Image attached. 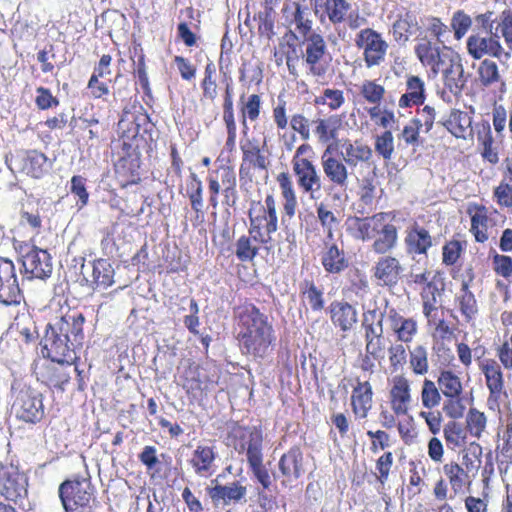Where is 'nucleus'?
<instances>
[{
  "instance_id": "1",
  "label": "nucleus",
  "mask_w": 512,
  "mask_h": 512,
  "mask_svg": "<svg viewBox=\"0 0 512 512\" xmlns=\"http://www.w3.org/2000/svg\"><path fill=\"white\" fill-rule=\"evenodd\" d=\"M84 321L81 313H72L48 324L43 338V355L59 364H73L77 358L75 347L83 340Z\"/></svg>"
},
{
  "instance_id": "2",
  "label": "nucleus",
  "mask_w": 512,
  "mask_h": 512,
  "mask_svg": "<svg viewBox=\"0 0 512 512\" xmlns=\"http://www.w3.org/2000/svg\"><path fill=\"white\" fill-rule=\"evenodd\" d=\"M240 322L245 327L241 334L240 345L246 354L255 358H264L271 351L274 340L272 326L267 317L255 306H247L240 313Z\"/></svg>"
},
{
  "instance_id": "3",
  "label": "nucleus",
  "mask_w": 512,
  "mask_h": 512,
  "mask_svg": "<svg viewBox=\"0 0 512 512\" xmlns=\"http://www.w3.org/2000/svg\"><path fill=\"white\" fill-rule=\"evenodd\" d=\"M19 253L22 256L24 276L27 279L44 280L51 276L53 265L47 250L24 244L20 245Z\"/></svg>"
},
{
  "instance_id": "4",
  "label": "nucleus",
  "mask_w": 512,
  "mask_h": 512,
  "mask_svg": "<svg viewBox=\"0 0 512 512\" xmlns=\"http://www.w3.org/2000/svg\"><path fill=\"white\" fill-rule=\"evenodd\" d=\"M59 498L65 512H79L92 499V487L88 479L66 480L59 486Z\"/></svg>"
},
{
  "instance_id": "5",
  "label": "nucleus",
  "mask_w": 512,
  "mask_h": 512,
  "mask_svg": "<svg viewBox=\"0 0 512 512\" xmlns=\"http://www.w3.org/2000/svg\"><path fill=\"white\" fill-rule=\"evenodd\" d=\"M355 44L363 50L367 68L378 66L384 62L389 45L377 31L371 28L362 29L356 35Z\"/></svg>"
},
{
  "instance_id": "6",
  "label": "nucleus",
  "mask_w": 512,
  "mask_h": 512,
  "mask_svg": "<svg viewBox=\"0 0 512 512\" xmlns=\"http://www.w3.org/2000/svg\"><path fill=\"white\" fill-rule=\"evenodd\" d=\"M302 38V58L309 72L315 77H323L326 74L327 67L322 62L328 54L324 38L315 32Z\"/></svg>"
},
{
  "instance_id": "7",
  "label": "nucleus",
  "mask_w": 512,
  "mask_h": 512,
  "mask_svg": "<svg viewBox=\"0 0 512 512\" xmlns=\"http://www.w3.org/2000/svg\"><path fill=\"white\" fill-rule=\"evenodd\" d=\"M28 480L14 465L0 466V495L7 500L17 501L27 495Z\"/></svg>"
},
{
  "instance_id": "8",
  "label": "nucleus",
  "mask_w": 512,
  "mask_h": 512,
  "mask_svg": "<svg viewBox=\"0 0 512 512\" xmlns=\"http://www.w3.org/2000/svg\"><path fill=\"white\" fill-rule=\"evenodd\" d=\"M12 407L16 416L25 422L35 423L42 419L44 414L40 394L30 388L19 391Z\"/></svg>"
},
{
  "instance_id": "9",
  "label": "nucleus",
  "mask_w": 512,
  "mask_h": 512,
  "mask_svg": "<svg viewBox=\"0 0 512 512\" xmlns=\"http://www.w3.org/2000/svg\"><path fill=\"white\" fill-rule=\"evenodd\" d=\"M22 299L14 263L0 257V302L5 305L19 304Z\"/></svg>"
},
{
  "instance_id": "10",
  "label": "nucleus",
  "mask_w": 512,
  "mask_h": 512,
  "mask_svg": "<svg viewBox=\"0 0 512 512\" xmlns=\"http://www.w3.org/2000/svg\"><path fill=\"white\" fill-rule=\"evenodd\" d=\"M467 49L469 54L475 59H481L485 55L496 58H501L504 55L506 60L511 57L510 51H503L497 34L490 36L471 35L467 39Z\"/></svg>"
},
{
  "instance_id": "11",
  "label": "nucleus",
  "mask_w": 512,
  "mask_h": 512,
  "mask_svg": "<svg viewBox=\"0 0 512 512\" xmlns=\"http://www.w3.org/2000/svg\"><path fill=\"white\" fill-rule=\"evenodd\" d=\"M292 164L298 185L304 192L310 193L311 198H315L314 193L321 190V178L316 167L305 158L293 157Z\"/></svg>"
},
{
  "instance_id": "12",
  "label": "nucleus",
  "mask_w": 512,
  "mask_h": 512,
  "mask_svg": "<svg viewBox=\"0 0 512 512\" xmlns=\"http://www.w3.org/2000/svg\"><path fill=\"white\" fill-rule=\"evenodd\" d=\"M415 53L420 62L431 68L434 74H438L442 66L447 64L450 52H441L438 45L432 43L426 37L421 38L415 47Z\"/></svg>"
},
{
  "instance_id": "13",
  "label": "nucleus",
  "mask_w": 512,
  "mask_h": 512,
  "mask_svg": "<svg viewBox=\"0 0 512 512\" xmlns=\"http://www.w3.org/2000/svg\"><path fill=\"white\" fill-rule=\"evenodd\" d=\"M445 87L455 96L463 91L467 77L464 75V67L459 55L451 53L448 56L447 64L442 66Z\"/></svg>"
},
{
  "instance_id": "14",
  "label": "nucleus",
  "mask_w": 512,
  "mask_h": 512,
  "mask_svg": "<svg viewBox=\"0 0 512 512\" xmlns=\"http://www.w3.org/2000/svg\"><path fill=\"white\" fill-rule=\"evenodd\" d=\"M207 493L215 506H227L244 499L247 489L239 482H232L227 485L217 484L214 487H208Z\"/></svg>"
},
{
  "instance_id": "15",
  "label": "nucleus",
  "mask_w": 512,
  "mask_h": 512,
  "mask_svg": "<svg viewBox=\"0 0 512 512\" xmlns=\"http://www.w3.org/2000/svg\"><path fill=\"white\" fill-rule=\"evenodd\" d=\"M402 267L399 260L392 256H382L373 267V277L381 286L392 287L397 284Z\"/></svg>"
},
{
  "instance_id": "16",
  "label": "nucleus",
  "mask_w": 512,
  "mask_h": 512,
  "mask_svg": "<svg viewBox=\"0 0 512 512\" xmlns=\"http://www.w3.org/2000/svg\"><path fill=\"white\" fill-rule=\"evenodd\" d=\"M216 452L213 446L199 444L193 451L189 464L196 475L208 477L215 471Z\"/></svg>"
},
{
  "instance_id": "17",
  "label": "nucleus",
  "mask_w": 512,
  "mask_h": 512,
  "mask_svg": "<svg viewBox=\"0 0 512 512\" xmlns=\"http://www.w3.org/2000/svg\"><path fill=\"white\" fill-rule=\"evenodd\" d=\"M279 471L287 480H296L304 472L303 453L299 447H292L283 454L278 462Z\"/></svg>"
},
{
  "instance_id": "18",
  "label": "nucleus",
  "mask_w": 512,
  "mask_h": 512,
  "mask_svg": "<svg viewBox=\"0 0 512 512\" xmlns=\"http://www.w3.org/2000/svg\"><path fill=\"white\" fill-rule=\"evenodd\" d=\"M340 155L345 164L350 167H356L360 162H368L373 155L372 149L360 142L345 140L341 144Z\"/></svg>"
},
{
  "instance_id": "19",
  "label": "nucleus",
  "mask_w": 512,
  "mask_h": 512,
  "mask_svg": "<svg viewBox=\"0 0 512 512\" xmlns=\"http://www.w3.org/2000/svg\"><path fill=\"white\" fill-rule=\"evenodd\" d=\"M392 410L397 415H405L410 402V387L408 380L403 376L393 379V387L390 391Z\"/></svg>"
},
{
  "instance_id": "20",
  "label": "nucleus",
  "mask_w": 512,
  "mask_h": 512,
  "mask_svg": "<svg viewBox=\"0 0 512 512\" xmlns=\"http://www.w3.org/2000/svg\"><path fill=\"white\" fill-rule=\"evenodd\" d=\"M388 320L391 330L401 342H410L417 333L416 321L412 318H405L393 308L389 310Z\"/></svg>"
},
{
  "instance_id": "21",
  "label": "nucleus",
  "mask_w": 512,
  "mask_h": 512,
  "mask_svg": "<svg viewBox=\"0 0 512 512\" xmlns=\"http://www.w3.org/2000/svg\"><path fill=\"white\" fill-rule=\"evenodd\" d=\"M372 396L373 392L370 383L358 381L351 397L353 412L357 417L361 419L367 417L372 407Z\"/></svg>"
},
{
  "instance_id": "22",
  "label": "nucleus",
  "mask_w": 512,
  "mask_h": 512,
  "mask_svg": "<svg viewBox=\"0 0 512 512\" xmlns=\"http://www.w3.org/2000/svg\"><path fill=\"white\" fill-rule=\"evenodd\" d=\"M425 82L418 76L410 75L406 80V91L399 99L402 108L421 105L425 101Z\"/></svg>"
},
{
  "instance_id": "23",
  "label": "nucleus",
  "mask_w": 512,
  "mask_h": 512,
  "mask_svg": "<svg viewBox=\"0 0 512 512\" xmlns=\"http://www.w3.org/2000/svg\"><path fill=\"white\" fill-rule=\"evenodd\" d=\"M443 125L457 138L466 139L472 135V117L467 112L452 110Z\"/></svg>"
},
{
  "instance_id": "24",
  "label": "nucleus",
  "mask_w": 512,
  "mask_h": 512,
  "mask_svg": "<svg viewBox=\"0 0 512 512\" xmlns=\"http://www.w3.org/2000/svg\"><path fill=\"white\" fill-rule=\"evenodd\" d=\"M331 320L342 331H349L357 323V311L347 302H334L331 304Z\"/></svg>"
},
{
  "instance_id": "25",
  "label": "nucleus",
  "mask_w": 512,
  "mask_h": 512,
  "mask_svg": "<svg viewBox=\"0 0 512 512\" xmlns=\"http://www.w3.org/2000/svg\"><path fill=\"white\" fill-rule=\"evenodd\" d=\"M322 168L325 176L334 185L340 188H346L348 184V170L341 160L326 154L322 156Z\"/></svg>"
},
{
  "instance_id": "26",
  "label": "nucleus",
  "mask_w": 512,
  "mask_h": 512,
  "mask_svg": "<svg viewBox=\"0 0 512 512\" xmlns=\"http://www.w3.org/2000/svg\"><path fill=\"white\" fill-rule=\"evenodd\" d=\"M242 150V163L240 166V173L244 170L245 165L249 167L266 170L269 164L267 157L261 152L258 141L256 139L247 140L241 144Z\"/></svg>"
},
{
  "instance_id": "27",
  "label": "nucleus",
  "mask_w": 512,
  "mask_h": 512,
  "mask_svg": "<svg viewBox=\"0 0 512 512\" xmlns=\"http://www.w3.org/2000/svg\"><path fill=\"white\" fill-rule=\"evenodd\" d=\"M405 243L409 253L426 254L432 246V238L425 228L415 224L408 231Z\"/></svg>"
},
{
  "instance_id": "28",
  "label": "nucleus",
  "mask_w": 512,
  "mask_h": 512,
  "mask_svg": "<svg viewBox=\"0 0 512 512\" xmlns=\"http://www.w3.org/2000/svg\"><path fill=\"white\" fill-rule=\"evenodd\" d=\"M419 29L416 16L408 12L394 22L392 32L396 42L405 44L409 37L415 35Z\"/></svg>"
},
{
  "instance_id": "29",
  "label": "nucleus",
  "mask_w": 512,
  "mask_h": 512,
  "mask_svg": "<svg viewBox=\"0 0 512 512\" xmlns=\"http://www.w3.org/2000/svg\"><path fill=\"white\" fill-rule=\"evenodd\" d=\"M91 283L96 288L106 289L114 283V269L106 259H98L92 263Z\"/></svg>"
},
{
  "instance_id": "30",
  "label": "nucleus",
  "mask_w": 512,
  "mask_h": 512,
  "mask_svg": "<svg viewBox=\"0 0 512 512\" xmlns=\"http://www.w3.org/2000/svg\"><path fill=\"white\" fill-rule=\"evenodd\" d=\"M51 163L44 153L31 150L27 153L23 169L34 178H40L49 171Z\"/></svg>"
},
{
  "instance_id": "31",
  "label": "nucleus",
  "mask_w": 512,
  "mask_h": 512,
  "mask_svg": "<svg viewBox=\"0 0 512 512\" xmlns=\"http://www.w3.org/2000/svg\"><path fill=\"white\" fill-rule=\"evenodd\" d=\"M478 75L483 86L489 87L500 82V92H506V83L501 79L498 65L494 61L489 59L483 60L479 65Z\"/></svg>"
},
{
  "instance_id": "32",
  "label": "nucleus",
  "mask_w": 512,
  "mask_h": 512,
  "mask_svg": "<svg viewBox=\"0 0 512 512\" xmlns=\"http://www.w3.org/2000/svg\"><path fill=\"white\" fill-rule=\"evenodd\" d=\"M321 262L324 269L329 273H340L348 266L344 252L334 244L323 253Z\"/></svg>"
},
{
  "instance_id": "33",
  "label": "nucleus",
  "mask_w": 512,
  "mask_h": 512,
  "mask_svg": "<svg viewBox=\"0 0 512 512\" xmlns=\"http://www.w3.org/2000/svg\"><path fill=\"white\" fill-rule=\"evenodd\" d=\"M437 382L445 397H456L462 393L460 378L450 370L441 371Z\"/></svg>"
},
{
  "instance_id": "34",
  "label": "nucleus",
  "mask_w": 512,
  "mask_h": 512,
  "mask_svg": "<svg viewBox=\"0 0 512 512\" xmlns=\"http://www.w3.org/2000/svg\"><path fill=\"white\" fill-rule=\"evenodd\" d=\"M492 124L498 137H503L506 126L512 134V106L509 110L503 105L495 104L492 109Z\"/></svg>"
},
{
  "instance_id": "35",
  "label": "nucleus",
  "mask_w": 512,
  "mask_h": 512,
  "mask_svg": "<svg viewBox=\"0 0 512 512\" xmlns=\"http://www.w3.org/2000/svg\"><path fill=\"white\" fill-rule=\"evenodd\" d=\"M317 126L315 133L318 135L319 141L327 143L337 137V132L341 124V119L333 115L327 119H319L316 121Z\"/></svg>"
},
{
  "instance_id": "36",
  "label": "nucleus",
  "mask_w": 512,
  "mask_h": 512,
  "mask_svg": "<svg viewBox=\"0 0 512 512\" xmlns=\"http://www.w3.org/2000/svg\"><path fill=\"white\" fill-rule=\"evenodd\" d=\"M378 237L375 239L372 249L377 254H385L392 250L398 240L397 228L393 225L386 228L384 231L377 234Z\"/></svg>"
},
{
  "instance_id": "37",
  "label": "nucleus",
  "mask_w": 512,
  "mask_h": 512,
  "mask_svg": "<svg viewBox=\"0 0 512 512\" xmlns=\"http://www.w3.org/2000/svg\"><path fill=\"white\" fill-rule=\"evenodd\" d=\"M486 384L491 394H500L503 390V375L496 363L487 364L483 369Z\"/></svg>"
},
{
  "instance_id": "38",
  "label": "nucleus",
  "mask_w": 512,
  "mask_h": 512,
  "mask_svg": "<svg viewBox=\"0 0 512 512\" xmlns=\"http://www.w3.org/2000/svg\"><path fill=\"white\" fill-rule=\"evenodd\" d=\"M259 247L248 236H241L235 244V255L242 262L252 261L258 254Z\"/></svg>"
},
{
  "instance_id": "39",
  "label": "nucleus",
  "mask_w": 512,
  "mask_h": 512,
  "mask_svg": "<svg viewBox=\"0 0 512 512\" xmlns=\"http://www.w3.org/2000/svg\"><path fill=\"white\" fill-rule=\"evenodd\" d=\"M443 471L448 477L450 485L455 493L460 492L464 485L467 473L457 463H448L443 466Z\"/></svg>"
},
{
  "instance_id": "40",
  "label": "nucleus",
  "mask_w": 512,
  "mask_h": 512,
  "mask_svg": "<svg viewBox=\"0 0 512 512\" xmlns=\"http://www.w3.org/2000/svg\"><path fill=\"white\" fill-rule=\"evenodd\" d=\"M360 93L368 103L379 105L384 97L385 88L374 80H365L361 85Z\"/></svg>"
},
{
  "instance_id": "41",
  "label": "nucleus",
  "mask_w": 512,
  "mask_h": 512,
  "mask_svg": "<svg viewBox=\"0 0 512 512\" xmlns=\"http://www.w3.org/2000/svg\"><path fill=\"white\" fill-rule=\"evenodd\" d=\"M324 4L328 18L334 24L341 23L350 9L346 0H326Z\"/></svg>"
},
{
  "instance_id": "42",
  "label": "nucleus",
  "mask_w": 512,
  "mask_h": 512,
  "mask_svg": "<svg viewBox=\"0 0 512 512\" xmlns=\"http://www.w3.org/2000/svg\"><path fill=\"white\" fill-rule=\"evenodd\" d=\"M459 305L462 314L467 320H470L477 313V302L474 294L469 291L468 284L463 283L461 288V295L459 296Z\"/></svg>"
},
{
  "instance_id": "43",
  "label": "nucleus",
  "mask_w": 512,
  "mask_h": 512,
  "mask_svg": "<svg viewBox=\"0 0 512 512\" xmlns=\"http://www.w3.org/2000/svg\"><path fill=\"white\" fill-rule=\"evenodd\" d=\"M421 401L425 408L431 409L440 404L441 394L435 383L429 379L423 381Z\"/></svg>"
},
{
  "instance_id": "44",
  "label": "nucleus",
  "mask_w": 512,
  "mask_h": 512,
  "mask_svg": "<svg viewBox=\"0 0 512 512\" xmlns=\"http://www.w3.org/2000/svg\"><path fill=\"white\" fill-rule=\"evenodd\" d=\"M410 365L417 375H424L428 372L427 350L424 346H416L410 352Z\"/></svg>"
},
{
  "instance_id": "45",
  "label": "nucleus",
  "mask_w": 512,
  "mask_h": 512,
  "mask_svg": "<svg viewBox=\"0 0 512 512\" xmlns=\"http://www.w3.org/2000/svg\"><path fill=\"white\" fill-rule=\"evenodd\" d=\"M345 102L344 93L339 89H324L321 96L315 100L316 104L328 106L331 110L339 109Z\"/></svg>"
},
{
  "instance_id": "46",
  "label": "nucleus",
  "mask_w": 512,
  "mask_h": 512,
  "mask_svg": "<svg viewBox=\"0 0 512 512\" xmlns=\"http://www.w3.org/2000/svg\"><path fill=\"white\" fill-rule=\"evenodd\" d=\"M303 289L304 300L309 304L313 311H320L324 307L323 293L313 282L305 281Z\"/></svg>"
},
{
  "instance_id": "47",
  "label": "nucleus",
  "mask_w": 512,
  "mask_h": 512,
  "mask_svg": "<svg viewBox=\"0 0 512 512\" xmlns=\"http://www.w3.org/2000/svg\"><path fill=\"white\" fill-rule=\"evenodd\" d=\"M375 151L384 160H391L394 152V137L391 131L387 130L376 137Z\"/></svg>"
},
{
  "instance_id": "48",
  "label": "nucleus",
  "mask_w": 512,
  "mask_h": 512,
  "mask_svg": "<svg viewBox=\"0 0 512 512\" xmlns=\"http://www.w3.org/2000/svg\"><path fill=\"white\" fill-rule=\"evenodd\" d=\"M246 455L250 467L262 464V439L259 434H251Z\"/></svg>"
},
{
  "instance_id": "49",
  "label": "nucleus",
  "mask_w": 512,
  "mask_h": 512,
  "mask_svg": "<svg viewBox=\"0 0 512 512\" xmlns=\"http://www.w3.org/2000/svg\"><path fill=\"white\" fill-rule=\"evenodd\" d=\"M467 426L471 433L476 438H480L482 432L486 427V416L483 412L475 408H471L467 415Z\"/></svg>"
},
{
  "instance_id": "50",
  "label": "nucleus",
  "mask_w": 512,
  "mask_h": 512,
  "mask_svg": "<svg viewBox=\"0 0 512 512\" xmlns=\"http://www.w3.org/2000/svg\"><path fill=\"white\" fill-rule=\"evenodd\" d=\"M447 398L448 399L445 401L443 405V411L446 413L448 417L452 419L462 418L464 416L466 406L461 395Z\"/></svg>"
},
{
  "instance_id": "51",
  "label": "nucleus",
  "mask_w": 512,
  "mask_h": 512,
  "mask_svg": "<svg viewBox=\"0 0 512 512\" xmlns=\"http://www.w3.org/2000/svg\"><path fill=\"white\" fill-rule=\"evenodd\" d=\"M422 127V119H412L404 126L400 137L408 145H416L419 139V132Z\"/></svg>"
},
{
  "instance_id": "52",
  "label": "nucleus",
  "mask_w": 512,
  "mask_h": 512,
  "mask_svg": "<svg viewBox=\"0 0 512 512\" xmlns=\"http://www.w3.org/2000/svg\"><path fill=\"white\" fill-rule=\"evenodd\" d=\"M493 269L496 274L508 278L512 275V258L495 253L492 257Z\"/></svg>"
},
{
  "instance_id": "53",
  "label": "nucleus",
  "mask_w": 512,
  "mask_h": 512,
  "mask_svg": "<svg viewBox=\"0 0 512 512\" xmlns=\"http://www.w3.org/2000/svg\"><path fill=\"white\" fill-rule=\"evenodd\" d=\"M317 216L321 225L328 230L329 236H332V229L338 223L334 213L326 208L323 203L317 206Z\"/></svg>"
},
{
  "instance_id": "54",
  "label": "nucleus",
  "mask_w": 512,
  "mask_h": 512,
  "mask_svg": "<svg viewBox=\"0 0 512 512\" xmlns=\"http://www.w3.org/2000/svg\"><path fill=\"white\" fill-rule=\"evenodd\" d=\"M494 197L500 206L511 208L512 207V186L508 183L501 182L494 189Z\"/></svg>"
},
{
  "instance_id": "55",
  "label": "nucleus",
  "mask_w": 512,
  "mask_h": 512,
  "mask_svg": "<svg viewBox=\"0 0 512 512\" xmlns=\"http://www.w3.org/2000/svg\"><path fill=\"white\" fill-rule=\"evenodd\" d=\"M249 220H250V227H249V237L254 242L259 243H268V238H266L265 233L262 232L261 226H262V218L260 216L253 217L252 212L249 211Z\"/></svg>"
},
{
  "instance_id": "56",
  "label": "nucleus",
  "mask_w": 512,
  "mask_h": 512,
  "mask_svg": "<svg viewBox=\"0 0 512 512\" xmlns=\"http://www.w3.org/2000/svg\"><path fill=\"white\" fill-rule=\"evenodd\" d=\"M260 96L257 94H252L249 96L248 101L244 105L243 108V117H248L251 121L256 120L259 117L260 113ZM243 123H246L245 118H243Z\"/></svg>"
},
{
  "instance_id": "57",
  "label": "nucleus",
  "mask_w": 512,
  "mask_h": 512,
  "mask_svg": "<svg viewBox=\"0 0 512 512\" xmlns=\"http://www.w3.org/2000/svg\"><path fill=\"white\" fill-rule=\"evenodd\" d=\"M471 26V19L468 15L463 12L455 13L452 19V27L455 31V36L457 39H460L467 32L469 27Z\"/></svg>"
},
{
  "instance_id": "58",
  "label": "nucleus",
  "mask_w": 512,
  "mask_h": 512,
  "mask_svg": "<svg viewBox=\"0 0 512 512\" xmlns=\"http://www.w3.org/2000/svg\"><path fill=\"white\" fill-rule=\"evenodd\" d=\"M393 464V455L391 452L384 453L376 462V469L379 472L378 480L384 484L389 476Z\"/></svg>"
},
{
  "instance_id": "59",
  "label": "nucleus",
  "mask_w": 512,
  "mask_h": 512,
  "mask_svg": "<svg viewBox=\"0 0 512 512\" xmlns=\"http://www.w3.org/2000/svg\"><path fill=\"white\" fill-rule=\"evenodd\" d=\"M290 125L292 129L298 132L303 140L310 138L309 120L302 114H295L291 117Z\"/></svg>"
},
{
  "instance_id": "60",
  "label": "nucleus",
  "mask_w": 512,
  "mask_h": 512,
  "mask_svg": "<svg viewBox=\"0 0 512 512\" xmlns=\"http://www.w3.org/2000/svg\"><path fill=\"white\" fill-rule=\"evenodd\" d=\"M461 244L459 241H450L443 247V263L453 265L460 256Z\"/></svg>"
},
{
  "instance_id": "61",
  "label": "nucleus",
  "mask_w": 512,
  "mask_h": 512,
  "mask_svg": "<svg viewBox=\"0 0 512 512\" xmlns=\"http://www.w3.org/2000/svg\"><path fill=\"white\" fill-rule=\"evenodd\" d=\"M389 361L391 366L397 370L399 366H403L406 362V351L402 344H395L389 347Z\"/></svg>"
},
{
  "instance_id": "62",
  "label": "nucleus",
  "mask_w": 512,
  "mask_h": 512,
  "mask_svg": "<svg viewBox=\"0 0 512 512\" xmlns=\"http://www.w3.org/2000/svg\"><path fill=\"white\" fill-rule=\"evenodd\" d=\"M366 342V353L373 359H379L383 357L385 350L384 336H380L374 339L365 340Z\"/></svg>"
},
{
  "instance_id": "63",
  "label": "nucleus",
  "mask_w": 512,
  "mask_h": 512,
  "mask_svg": "<svg viewBox=\"0 0 512 512\" xmlns=\"http://www.w3.org/2000/svg\"><path fill=\"white\" fill-rule=\"evenodd\" d=\"M294 22L297 26L298 33L304 37L309 35L311 32L312 22L304 16V12L299 4L296 5V11L294 13Z\"/></svg>"
},
{
  "instance_id": "64",
  "label": "nucleus",
  "mask_w": 512,
  "mask_h": 512,
  "mask_svg": "<svg viewBox=\"0 0 512 512\" xmlns=\"http://www.w3.org/2000/svg\"><path fill=\"white\" fill-rule=\"evenodd\" d=\"M502 36L507 43L510 52L512 51V13L503 14L502 20L498 25Z\"/></svg>"
}]
</instances>
